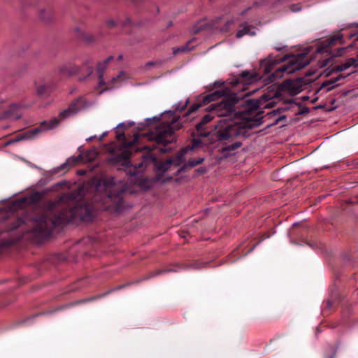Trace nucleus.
Here are the masks:
<instances>
[{
	"mask_svg": "<svg viewBox=\"0 0 358 358\" xmlns=\"http://www.w3.org/2000/svg\"><path fill=\"white\" fill-rule=\"evenodd\" d=\"M343 43V34L341 31L336 32L327 39L317 41L315 44L316 46V49L315 50V59H317L319 55L324 57V59L322 60L318 59L317 65L319 68L326 66L333 58L342 56L347 49L352 47V45H350L347 47L338 48L335 52H332V47Z\"/></svg>",
	"mask_w": 358,
	"mask_h": 358,
	"instance_id": "nucleus-4",
	"label": "nucleus"
},
{
	"mask_svg": "<svg viewBox=\"0 0 358 358\" xmlns=\"http://www.w3.org/2000/svg\"><path fill=\"white\" fill-rule=\"evenodd\" d=\"M157 62H148L145 64V67L146 68H148L151 66H155V65H157Z\"/></svg>",
	"mask_w": 358,
	"mask_h": 358,
	"instance_id": "nucleus-32",
	"label": "nucleus"
},
{
	"mask_svg": "<svg viewBox=\"0 0 358 358\" xmlns=\"http://www.w3.org/2000/svg\"><path fill=\"white\" fill-rule=\"evenodd\" d=\"M223 97L220 103L212 105L210 110L222 117L215 128V135L220 141H233L237 137H247L249 129L257 125L253 120L238 121L236 117L234 106L238 98L235 93L229 94L227 88L217 90L204 96L203 102L209 103Z\"/></svg>",
	"mask_w": 358,
	"mask_h": 358,
	"instance_id": "nucleus-2",
	"label": "nucleus"
},
{
	"mask_svg": "<svg viewBox=\"0 0 358 358\" xmlns=\"http://www.w3.org/2000/svg\"><path fill=\"white\" fill-rule=\"evenodd\" d=\"M1 105H2V104H1V103H0V109H1Z\"/></svg>",
	"mask_w": 358,
	"mask_h": 358,
	"instance_id": "nucleus-43",
	"label": "nucleus"
},
{
	"mask_svg": "<svg viewBox=\"0 0 358 358\" xmlns=\"http://www.w3.org/2000/svg\"><path fill=\"white\" fill-rule=\"evenodd\" d=\"M150 162L156 164L157 163V157L152 154H148L147 155H144L143 157V162L141 163L138 164V165H135V166H134L135 169L136 170L137 172H140V171H141L142 168L143 166H146Z\"/></svg>",
	"mask_w": 358,
	"mask_h": 358,
	"instance_id": "nucleus-16",
	"label": "nucleus"
},
{
	"mask_svg": "<svg viewBox=\"0 0 358 358\" xmlns=\"http://www.w3.org/2000/svg\"><path fill=\"white\" fill-rule=\"evenodd\" d=\"M355 62H356V60L355 59L350 58V59H347L346 62H344L343 64H341L340 65H337V66H334L332 69L331 71H335V72L343 71L349 69L353 64H355Z\"/></svg>",
	"mask_w": 358,
	"mask_h": 358,
	"instance_id": "nucleus-17",
	"label": "nucleus"
},
{
	"mask_svg": "<svg viewBox=\"0 0 358 358\" xmlns=\"http://www.w3.org/2000/svg\"><path fill=\"white\" fill-rule=\"evenodd\" d=\"M120 76H121V75L120 74V75H118L116 78H113V80H114V81H115V80H116L117 79H118V78L120 77Z\"/></svg>",
	"mask_w": 358,
	"mask_h": 358,
	"instance_id": "nucleus-39",
	"label": "nucleus"
},
{
	"mask_svg": "<svg viewBox=\"0 0 358 358\" xmlns=\"http://www.w3.org/2000/svg\"><path fill=\"white\" fill-rule=\"evenodd\" d=\"M80 71V66L71 62H66L59 68V75L65 77L75 75Z\"/></svg>",
	"mask_w": 358,
	"mask_h": 358,
	"instance_id": "nucleus-12",
	"label": "nucleus"
},
{
	"mask_svg": "<svg viewBox=\"0 0 358 358\" xmlns=\"http://www.w3.org/2000/svg\"><path fill=\"white\" fill-rule=\"evenodd\" d=\"M341 78V76H338V77H337V78H336L334 79H332V80H328V81H326V82L323 83L320 85L319 89L317 90L315 93H317L319 91L322 90L324 89H326L327 92L332 90L334 87V83L336 81H338Z\"/></svg>",
	"mask_w": 358,
	"mask_h": 358,
	"instance_id": "nucleus-20",
	"label": "nucleus"
},
{
	"mask_svg": "<svg viewBox=\"0 0 358 358\" xmlns=\"http://www.w3.org/2000/svg\"><path fill=\"white\" fill-rule=\"evenodd\" d=\"M57 82L52 78H47L36 86V93L39 96H47L55 89Z\"/></svg>",
	"mask_w": 358,
	"mask_h": 358,
	"instance_id": "nucleus-11",
	"label": "nucleus"
},
{
	"mask_svg": "<svg viewBox=\"0 0 358 358\" xmlns=\"http://www.w3.org/2000/svg\"><path fill=\"white\" fill-rule=\"evenodd\" d=\"M173 164V162L171 159H166L164 162H161L157 166V169L159 171H166Z\"/></svg>",
	"mask_w": 358,
	"mask_h": 358,
	"instance_id": "nucleus-22",
	"label": "nucleus"
},
{
	"mask_svg": "<svg viewBox=\"0 0 358 358\" xmlns=\"http://www.w3.org/2000/svg\"><path fill=\"white\" fill-rule=\"evenodd\" d=\"M178 120L173 119L170 122H160L153 131L143 134L150 141H155L157 144L166 145L174 141L173 132L181 127Z\"/></svg>",
	"mask_w": 358,
	"mask_h": 358,
	"instance_id": "nucleus-5",
	"label": "nucleus"
},
{
	"mask_svg": "<svg viewBox=\"0 0 358 358\" xmlns=\"http://www.w3.org/2000/svg\"><path fill=\"white\" fill-rule=\"evenodd\" d=\"M159 151H160V152H166L167 151V150L164 149V148H160Z\"/></svg>",
	"mask_w": 358,
	"mask_h": 358,
	"instance_id": "nucleus-37",
	"label": "nucleus"
},
{
	"mask_svg": "<svg viewBox=\"0 0 358 358\" xmlns=\"http://www.w3.org/2000/svg\"><path fill=\"white\" fill-rule=\"evenodd\" d=\"M279 1H280L281 0H278Z\"/></svg>",
	"mask_w": 358,
	"mask_h": 358,
	"instance_id": "nucleus-45",
	"label": "nucleus"
},
{
	"mask_svg": "<svg viewBox=\"0 0 358 358\" xmlns=\"http://www.w3.org/2000/svg\"><path fill=\"white\" fill-rule=\"evenodd\" d=\"M200 107L199 104H192L189 108V113L187 115L190 114L191 113L196 110Z\"/></svg>",
	"mask_w": 358,
	"mask_h": 358,
	"instance_id": "nucleus-28",
	"label": "nucleus"
},
{
	"mask_svg": "<svg viewBox=\"0 0 358 358\" xmlns=\"http://www.w3.org/2000/svg\"><path fill=\"white\" fill-rule=\"evenodd\" d=\"M22 115L21 108L17 104H12L8 110L1 114L0 120L6 118L17 120L22 117Z\"/></svg>",
	"mask_w": 358,
	"mask_h": 358,
	"instance_id": "nucleus-13",
	"label": "nucleus"
},
{
	"mask_svg": "<svg viewBox=\"0 0 358 358\" xmlns=\"http://www.w3.org/2000/svg\"><path fill=\"white\" fill-rule=\"evenodd\" d=\"M305 243H306V244L307 245H308L309 247L312 248V245H311V243L310 242L306 241Z\"/></svg>",
	"mask_w": 358,
	"mask_h": 358,
	"instance_id": "nucleus-38",
	"label": "nucleus"
},
{
	"mask_svg": "<svg viewBox=\"0 0 358 358\" xmlns=\"http://www.w3.org/2000/svg\"><path fill=\"white\" fill-rule=\"evenodd\" d=\"M357 294H358V289H357Z\"/></svg>",
	"mask_w": 358,
	"mask_h": 358,
	"instance_id": "nucleus-44",
	"label": "nucleus"
},
{
	"mask_svg": "<svg viewBox=\"0 0 358 358\" xmlns=\"http://www.w3.org/2000/svg\"><path fill=\"white\" fill-rule=\"evenodd\" d=\"M106 198L117 208L122 206V194L124 192L123 185L117 183L114 178H110L105 182Z\"/></svg>",
	"mask_w": 358,
	"mask_h": 358,
	"instance_id": "nucleus-7",
	"label": "nucleus"
},
{
	"mask_svg": "<svg viewBox=\"0 0 358 358\" xmlns=\"http://www.w3.org/2000/svg\"><path fill=\"white\" fill-rule=\"evenodd\" d=\"M291 10L294 12H296L301 10V7L299 4L292 5L291 7Z\"/></svg>",
	"mask_w": 358,
	"mask_h": 358,
	"instance_id": "nucleus-30",
	"label": "nucleus"
},
{
	"mask_svg": "<svg viewBox=\"0 0 358 358\" xmlns=\"http://www.w3.org/2000/svg\"><path fill=\"white\" fill-rule=\"evenodd\" d=\"M194 146L187 147L183 148L180 152H178L173 159H171L173 162V164L175 166H180L185 161V155L189 150H193Z\"/></svg>",
	"mask_w": 358,
	"mask_h": 358,
	"instance_id": "nucleus-15",
	"label": "nucleus"
},
{
	"mask_svg": "<svg viewBox=\"0 0 358 358\" xmlns=\"http://www.w3.org/2000/svg\"><path fill=\"white\" fill-rule=\"evenodd\" d=\"M332 306H333V303L331 300H327L324 303V308L326 309L331 308Z\"/></svg>",
	"mask_w": 358,
	"mask_h": 358,
	"instance_id": "nucleus-29",
	"label": "nucleus"
},
{
	"mask_svg": "<svg viewBox=\"0 0 358 358\" xmlns=\"http://www.w3.org/2000/svg\"><path fill=\"white\" fill-rule=\"evenodd\" d=\"M281 90L291 95L299 93L302 89V79L286 80L281 84Z\"/></svg>",
	"mask_w": 358,
	"mask_h": 358,
	"instance_id": "nucleus-10",
	"label": "nucleus"
},
{
	"mask_svg": "<svg viewBox=\"0 0 358 358\" xmlns=\"http://www.w3.org/2000/svg\"><path fill=\"white\" fill-rule=\"evenodd\" d=\"M204 160L203 157H198L196 159H190L188 160L187 163L185 164L184 167H194L201 163H202Z\"/></svg>",
	"mask_w": 358,
	"mask_h": 358,
	"instance_id": "nucleus-23",
	"label": "nucleus"
},
{
	"mask_svg": "<svg viewBox=\"0 0 358 358\" xmlns=\"http://www.w3.org/2000/svg\"><path fill=\"white\" fill-rule=\"evenodd\" d=\"M59 124V121L57 119H52L50 121H43L41 125L36 128L28 130L23 134H19L16 137L9 140L6 145H10L14 143L19 142L22 140H31L38 136L40 134L55 128Z\"/></svg>",
	"mask_w": 358,
	"mask_h": 358,
	"instance_id": "nucleus-6",
	"label": "nucleus"
},
{
	"mask_svg": "<svg viewBox=\"0 0 358 358\" xmlns=\"http://www.w3.org/2000/svg\"><path fill=\"white\" fill-rule=\"evenodd\" d=\"M92 73V67L91 66L89 69V73H88V75L87 76H89L90 75H91Z\"/></svg>",
	"mask_w": 358,
	"mask_h": 358,
	"instance_id": "nucleus-36",
	"label": "nucleus"
},
{
	"mask_svg": "<svg viewBox=\"0 0 358 358\" xmlns=\"http://www.w3.org/2000/svg\"><path fill=\"white\" fill-rule=\"evenodd\" d=\"M145 149H148V150H149L150 151V150H152L155 149V147L146 146V147H145Z\"/></svg>",
	"mask_w": 358,
	"mask_h": 358,
	"instance_id": "nucleus-33",
	"label": "nucleus"
},
{
	"mask_svg": "<svg viewBox=\"0 0 358 358\" xmlns=\"http://www.w3.org/2000/svg\"><path fill=\"white\" fill-rule=\"evenodd\" d=\"M113 59V56L108 57L107 59H106L103 62H99L97 64L96 66V73L98 76H103L104 71L106 68L107 64Z\"/></svg>",
	"mask_w": 358,
	"mask_h": 358,
	"instance_id": "nucleus-21",
	"label": "nucleus"
},
{
	"mask_svg": "<svg viewBox=\"0 0 358 358\" xmlns=\"http://www.w3.org/2000/svg\"><path fill=\"white\" fill-rule=\"evenodd\" d=\"M307 53L298 54L296 55H285L280 59H277L270 56L262 62V67L266 73H271L273 66L279 63L284 62L288 60V62L275 70L272 76L274 80L280 79L284 73L291 74L296 71L300 70L309 64V59H307Z\"/></svg>",
	"mask_w": 358,
	"mask_h": 358,
	"instance_id": "nucleus-3",
	"label": "nucleus"
},
{
	"mask_svg": "<svg viewBox=\"0 0 358 358\" xmlns=\"http://www.w3.org/2000/svg\"><path fill=\"white\" fill-rule=\"evenodd\" d=\"M241 27L242 28L240 29L236 33L237 38H240L246 34H249L250 36H253L255 34V31H251V27L248 23H243L241 25Z\"/></svg>",
	"mask_w": 358,
	"mask_h": 358,
	"instance_id": "nucleus-19",
	"label": "nucleus"
},
{
	"mask_svg": "<svg viewBox=\"0 0 358 358\" xmlns=\"http://www.w3.org/2000/svg\"><path fill=\"white\" fill-rule=\"evenodd\" d=\"M189 43L190 42L187 43V44H185L181 47L173 49V54L176 55L179 52H189L192 50L190 48H189Z\"/></svg>",
	"mask_w": 358,
	"mask_h": 358,
	"instance_id": "nucleus-24",
	"label": "nucleus"
},
{
	"mask_svg": "<svg viewBox=\"0 0 358 358\" xmlns=\"http://www.w3.org/2000/svg\"><path fill=\"white\" fill-rule=\"evenodd\" d=\"M92 214L86 206H62L60 202L52 203L43 209L40 214L31 217L27 216L17 219L13 229L26 225V231L33 234L36 238L48 237L54 227L70 222L78 220L89 221Z\"/></svg>",
	"mask_w": 358,
	"mask_h": 358,
	"instance_id": "nucleus-1",
	"label": "nucleus"
},
{
	"mask_svg": "<svg viewBox=\"0 0 358 358\" xmlns=\"http://www.w3.org/2000/svg\"><path fill=\"white\" fill-rule=\"evenodd\" d=\"M99 76V85L102 86V85H105V82L103 80V76L101 75V76Z\"/></svg>",
	"mask_w": 358,
	"mask_h": 358,
	"instance_id": "nucleus-31",
	"label": "nucleus"
},
{
	"mask_svg": "<svg viewBox=\"0 0 358 358\" xmlns=\"http://www.w3.org/2000/svg\"><path fill=\"white\" fill-rule=\"evenodd\" d=\"M169 271H171V270H164V271H159L157 272V274H159L161 273H164V272H169Z\"/></svg>",
	"mask_w": 358,
	"mask_h": 358,
	"instance_id": "nucleus-34",
	"label": "nucleus"
},
{
	"mask_svg": "<svg viewBox=\"0 0 358 358\" xmlns=\"http://www.w3.org/2000/svg\"><path fill=\"white\" fill-rule=\"evenodd\" d=\"M256 80V76L252 75L248 71H243L241 74V77L239 78V82L243 83V85L250 84L253 81H255Z\"/></svg>",
	"mask_w": 358,
	"mask_h": 358,
	"instance_id": "nucleus-18",
	"label": "nucleus"
},
{
	"mask_svg": "<svg viewBox=\"0 0 358 358\" xmlns=\"http://www.w3.org/2000/svg\"><path fill=\"white\" fill-rule=\"evenodd\" d=\"M212 110H210V113L206 115L201 122L196 124V129L200 136L206 137L209 135V131H204L206 129L205 125L214 118Z\"/></svg>",
	"mask_w": 358,
	"mask_h": 358,
	"instance_id": "nucleus-14",
	"label": "nucleus"
},
{
	"mask_svg": "<svg viewBox=\"0 0 358 358\" xmlns=\"http://www.w3.org/2000/svg\"><path fill=\"white\" fill-rule=\"evenodd\" d=\"M330 73H331V72H329V73H327L326 74V76H329Z\"/></svg>",
	"mask_w": 358,
	"mask_h": 358,
	"instance_id": "nucleus-42",
	"label": "nucleus"
},
{
	"mask_svg": "<svg viewBox=\"0 0 358 358\" xmlns=\"http://www.w3.org/2000/svg\"><path fill=\"white\" fill-rule=\"evenodd\" d=\"M336 355V350L334 347L330 348V352L329 354L325 355V358H334Z\"/></svg>",
	"mask_w": 358,
	"mask_h": 358,
	"instance_id": "nucleus-27",
	"label": "nucleus"
},
{
	"mask_svg": "<svg viewBox=\"0 0 358 358\" xmlns=\"http://www.w3.org/2000/svg\"><path fill=\"white\" fill-rule=\"evenodd\" d=\"M187 103H188V101H186L185 104L180 108V111H182V110H183L185 109V108L186 107Z\"/></svg>",
	"mask_w": 358,
	"mask_h": 358,
	"instance_id": "nucleus-35",
	"label": "nucleus"
},
{
	"mask_svg": "<svg viewBox=\"0 0 358 358\" xmlns=\"http://www.w3.org/2000/svg\"><path fill=\"white\" fill-rule=\"evenodd\" d=\"M140 134H135L132 141H127L124 133H117L116 138L120 143L121 150H122L121 155H117L115 158V162L121 163L122 165L129 166L130 162L129 158L131 156V152L129 150L136 142L138 141Z\"/></svg>",
	"mask_w": 358,
	"mask_h": 358,
	"instance_id": "nucleus-8",
	"label": "nucleus"
},
{
	"mask_svg": "<svg viewBox=\"0 0 358 358\" xmlns=\"http://www.w3.org/2000/svg\"><path fill=\"white\" fill-rule=\"evenodd\" d=\"M242 143L240 141H236L229 145H227L224 150L225 151H234L241 146Z\"/></svg>",
	"mask_w": 358,
	"mask_h": 358,
	"instance_id": "nucleus-25",
	"label": "nucleus"
},
{
	"mask_svg": "<svg viewBox=\"0 0 358 358\" xmlns=\"http://www.w3.org/2000/svg\"><path fill=\"white\" fill-rule=\"evenodd\" d=\"M122 55H120V56L118 57V59H122Z\"/></svg>",
	"mask_w": 358,
	"mask_h": 358,
	"instance_id": "nucleus-40",
	"label": "nucleus"
},
{
	"mask_svg": "<svg viewBox=\"0 0 358 358\" xmlns=\"http://www.w3.org/2000/svg\"><path fill=\"white\" fill-rule=\"evenodd\" d=\"M78 162V158H69L65 164L62 166V169H64L66 166L73 165Z\"/></svg>",
	"mask_w": 358,
	"mask_h": 358,
	"instance_id": "nucleus-26",
	"label": "nucleus"
},
{
	"mask_svg": "<svg viewBox=\"0 0 358 358\" xmlns=\"http://www.w3.org/2000/svg\"><path fill=\"white\" fill-rule=\"evenodd\" d=\"M87 105L88 103L87 101L85 99L80 97L72 101L66 109L59 113L58 117H55L54 119H57L59 123L62 120L76 114L83 108H86Z\"/></svg>",
	"mask_w": 358,
	"mask_h": 358,
	"instance_id": "nucleus-9",
	"label": "nucleus"
},
{
	"mask_svg": "<svg viewBox=\"0 0 358 358\" xmlns=\"http://www.w3.org/2000/svg\"><path fill=\"white\" fill-rule=\"evenodd\" d=\"M357 39H358V36H357Z\"/></svg>",
	"mask_w": 358,
	"mask_h": 358,
	"instance_id": "nucleus-46",
	"label": "nucleus"
},
{
	"mask_svg": "<svg viewBox=\"0 0 358 358\" xmlns=\"http://www.w3.org/2000/svg\"><path fill=\"white\" fill-rule=\"evenodd\" d=\"M84 79H85V78H79V80H80V81H81V80H83Z\"/></svg>",
	"mask_w": 358,
	"mask_h": 358,
	"instance_id": "nucleus-41",
	"label": "nucleus"
}]
</instances>
